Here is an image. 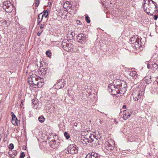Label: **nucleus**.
<instances>
[{
    "label": "nucleus",
    "instance_id": "c756f323",
    "mask_svg": "<svg viewBox=\"0 0 158 158\" xmlns=\"http://www.w3.org/2000/svg\"><path fill=\"white\" fill-rule=\"evenodd\" d=\"M46 54L48 57H50L51 56V53L50 51H46Z\"/></svg>",
    "mask_w": 158,
    "mask_h": 158
},
{
    "label": "nucleus",
    "instance_id": "c03bdc74",
    "mask_svg": "<svg viewBox=\"0 0 158 158\" xmlns=\"http://www.w3.org/2000/svg\"><path fill=\"white\" fill-rule=\"evenodd\" d=\"M126 106L125 105H123V108H126Z\"/></svg>",
    "mask_w": 158,
    "mask_h": 158
},
{
    "label": "nucleus",
    "instance_id": "4468645a",
    "mask_svg": "<svg viewBox=\"0 0 158 158\" xmlns=\"http://www.w3.org/2000/svg\"><path fill=\"white\" fill-rule=\"evenodd\" d=\"M129 74L135 78L137 77V72L135 71H132L130 72Z\"/></svg>",
    "mask_w": 158,
    "mask_h": 158
},
{
    "label": "nucleus",
    "instance_id": "b1692460",
    "mask_svg": "<svg viewBox=\"0 0 158 158\" xmlns=\"http://www.w3.org/2000/svg\"><path fill=\"white\" fill-rule=\"evenodd\" d=\"M147 77H145V80L146 83L148 84L150 83L152 81L151 79V78L148 77V79H147Z\"/></svg>",
    "mask_w": 158,
    "mask_h": 158
},
{
    "label": "nucleus",
    "instance_id": "a211bd4d",
    "mask_svg": "<svg viewBox=\"0 0 158 158\" xmlns=\"http://www.w3.org/2000/svg\"><path fill=\"white\" fill-rule=\"evenodd\" d=\"M93 138H94V135H91V136H89V143H92L94 142V140L93 139Z\"/></svg>",
    "mask_w": 158,
    "mask_h": 158
},
{
    "label": "nucleus",
    "instance_id": "473e14b6",
    "mask_svg": "<svg viewBox=\"0 0 158 158\" xmlns=\"http://www.w3.org/2000/svg\"><path fill=\"white\" fill-rule=\"evenodd\" d=\"M134 100L135 101H137L139 98H137V96H135L133 95Z\"/></svg>",
    "mask_w": 158,
    "mask_h": 158
},
{
    "label": "nucleus",
    "instance_id": "6e6552de",
    "mask_svg": "<svg viewBox=\"0 0 158 158\" xmlns=\"http://www.w3.org/2000/svg\"><path fill=\"white\" fill-rule=\"evenodd\" d=\"M140 39L136 40V41L134 43H132V46L133 48L136 50H142V46L140 44H139V40Z\"/></svg>",
    "mask_w": 158,
    "mask_h": 158
},
{
    "label": "nucleus",
    "instance_id": "3c124183",
    "mask_svg": "<svg viewBox=\"0 0 158 158\" xmlns=\"http://www.w3.org/2000/svg\"><path fill=\"white\" fill-rule=\"evenodd\" d=\"M74 126H77V125H76V124H75H75H74Z\"/></svg>",
    "mask_w": 158,
    "mask_h": 158
},
{
    "label": "nucleus",
    "instance_id": "f704fd0d",
    "mask_svg": "<svg viewBox=\"0 0 158 158\" xmlns=\"http://www.w3.org/2000/svg\"><path fill=\"white\" fill-rule=\"evenodd\" d=\"M96 137L95 136V137H94V138H95V140L94 141H95V143L97 145V143H98V139L97 138H96Z\"/></svg>",
    "mask_w": 158,
    "mask_h": 158
},
{
    "label": "nucleus",
    "instance_id": "37998d69",
    "mask_svg": "<svg viewBox=\"0 0 158 158\" xmlns=\"http://www.w3.org/2000/svg\"><path fill=\"white\" fill-rule=\"evenodd\" d=\"M13 154L14 155H15V156L16 155V154H17V152H15L14 153H13Z\"/></svg>",
    "mask_w": 158,
    "mask_h": 158
},
{
    "label": "nucleus",
    "instance_id": "e433bc0d",
    "mask_svg": "<svg viewBox=\"0 0 158 158\" xmlns=\"http://www.w3.org/2000/svg\"><path fill=\"white\" fill-rule=\"evenodd\" d=\"M15 121L17 122V125H18L19 121L18 120V119L16 117L15 118Z\"/></svg>",
    "mask_w": 158,
    "mask_h": 158
},
{
    "label": "nucleus",
    "instance_id": "49530a36",
    "mask_svg": "<svg viewBox=\"0 0 158 158\" xmlns=\"http://www.w3.org/2000/svg\"><path fill=\"white\" fill-rule=\"evenodd\" d=\"M64 86V84H62L60 86V87L61 88V87H63Z\"/></svg>",
    "mask_w": 158,
    "mask_h": 158
},
{
    "label": "nucleus",
    "instance_id": "ea45409f",
    "mask_svg": "<svg viewBox=\"0 0 158 158\" xmlns=\"http://www.w3.org/2000/svg\"><path fill=\"white\" fill-rule=\"evenodd\" d=\"M41 32H40V31H39L37 33V35L38 36H39L41 34Z\"/></svg>",
    "mask_w": 158,
    "mask_h": 158
},
{
    "label": "nucleus",
    "instance_id": "f8f14e48",
    "mask_svg": "<svg viewBox=\"0 0 158 158\" xmlns=\"http://www.w3.org/2000/svg\"><path fill=\"white\" fill-rule=\"evenodd\" d=\"M144 93L141 91H138V92H134L133 93L132 95L135 96H137L138 98H140L142 95Z\"/></svg>",
    "mask_w": 158,
    "mask_h": 158
},
{
    "label": "nucleus",
    "instance_id": "39448f33",
    "mask_svg": "<svg viewBox=\"0 0 158 158\" xmlns=\"http://www.w3.org/2000/svg\"><path fill=\"white\" fill-rule=\"evenodd\" d=\"M67 148L68 152L71 154H76L78 153V148L75 144L70 145Z\"/></svg>",
    "mask_w": 158,
    "mask_h": 158
},
{
    "label": "nucleus",
    "instance_id": "dca6fc26",
    "mask_svg": "<svg viewBox=\"0 0 158 158\" xmlns=\"http://www.w3.org/2000/svg\"><path fill=\"white\" fill-rule=\"evenodd\" d=\"M68 41V40H64L62 43H61V46L63 48L64 50L65 48V47H66L67 45L68 44V43H67V42Z\"/></svg>",
    "mask_w": 158,
    "mask_h": 158
},
{
    "label": "nucleus",
    "instance_id": "a18cd8bd",
    "mask_svg": "<svg viewBox=\"0 0 158 158\" xmlns=\"http://www.w3.org/2000/svg\"><path fill=\"white\" fill-rule=\"evenodd\" d=\"M61 83H62L61 82H59V83H57V85H60V84H61Z\"/></svg>",
    "mask_w": 158,
    "mask_h": 158
},
{
    "label": "nucleus",
    "instance_id": "9d476101",
    "mask_svg": "<svg viewBox=\"0 0 158 158\" xmlns=\"http://www.w3.org/2000/svg\"><path fill=\"white\" fill-rule=\"evenodd\" d=\"M85 158H100V156L98 154L92 152L88 153Z\"/></svg>",
    "mask_w": 158,
    "mask_h": 158
},
{
    "label": "nucleus",
    "instance_id": "09e8293b",
    "mask_svg": "<svg viewBox=\"0 0 158 158\" xmlns=\"http://www.w3.org/2000/svg\"><path fill=\"white\" fill-rule=\"evenodd\" d=\"M71 35H72V37H73V35H72V34H71Z\"/></svg>",
    "mask_w": 158,
    "mask_h": 158
},
{
    "label": "nucleus",
    "instance_id": "aec40b11",
    "mask_svg": "<svg viewBox=\"0 0 158 158\" xmlns=\"http://www.w3.org/2000/svg\"><path fill=\"white\" fill-rule=\"evenodd\" d=\"M43 84V82H42L40 81H38L36 85L38 88H40L42 86Z\"/></svg>",
    "mask_w": 158,
    "mask_h": 158
},
{
    "label": "nucleus",
    "instance_id": "f3484780",
    "mask_svg": "<svg viewBox=\"0 0 158 158\" xmlns=\"http://www.w3.org/2000/svg\"><path fill=\"white\" fill-rule=\"evenodd\" d=\"M138 39H140L138 38L137 35H136V36L131 37L130 39V41L131 42H132H132H133V43H134L136 41V40Z\"/></svg>",
    "mask_w": 158,
    "mask_h": 158
},
{
    "label": "nucleus",
    "instance_id": "cd10ccee",
    "mask_svg": "<svg viewBox=\"0 0 158 158\" xmlns=\"http://www.w3.org/2000/svg\"><path fill=\"white\" fill-rule=\"evenodd\" d=\"M89 19V17L87 15H86L85 17V19L88 23H90V21Z\"/></svg>",
    "mask_w": 158,
    "mask_h": 158
},
{
    "label": "nucleus",
    "instance_id": "a19ab883",
    "mask_svg": "<svg viewBox=\"0 0 158 158\" xmlns=\"http://www.w3.org/2000/svg\"><path fill=\"white\" fill-rule=\"evenodd\" d=\"M100 123L101 124H102L103 123H104V121L103 120H100Z\"/></svg>",
    "mask_w": 158,
    "mask_h": 158
},
{
    "label": "nucleus",
    "instance_id": "9b49d317",
    "mask_svg": "<svg viewBox=\"0 0 158 158\" xmlns=\"http://www.w3.org/2000/svg\"><path fill=\"white\" fill-rule=\"evenodd\" d=\"M151 0H144L143 2V8L144 11L147 13L148 5Z\"/></svg>",
    "mask_w": 158,
    "mask_h": 158
},
{
    "label": "nucleus",
    "instance_id": "4c0bfd02",
    "mask_svg": "<svg viewBox=\"0 0 158 158\" xmlns=\"http://www.w3.org/2000/svg\"><path fill=\"white\" fill-rule=\"evenodd\" d=\"M158 18V16L157 15H155L154 17V19L155 20H157V19Z\"/></svg>",
    "mask_w": 158,
    "mask_h": 158
},
{
    "label": "nucleus",
    "instance_id": "393cba45",
    "mask_svg": "<svg viewBox=\"0 0 158 158\" xmlns=\"http://www.w3.org/2000/svg\"><path fill=\"white\" fill-rule=\"evenodd\" d=\"M41 15V14H39L38 15V18L37 19V24L39 25L42 21V19H40V16Z\"/></svg>",
    "mask_w": 158,
    "mask_h": 158
},
{
    "label": "nucleus",
    "instance_id": "1a4fd4ad",
    "mask_svg": "<svg viewBox=\"0 0 158 158\" xmlns=\"http://www.w3.org/2000/svg\"><path fill=\"white\" fill-rule=\"evenodd\" d=\"M78 41L80 42H85L86 40V36L83 33L79 34L77 37Z\"/></svg>",
    "mask_w": 158,
    "mask_h": 158
},
{
    "label": "nucleus",
    "instance_id": "423d86ee",
    "mask_svg": "<svg viewBox=\"0 0 158 158\" xmlns=\"http://www.w3.org/2000/svg\"><path fill=\"white\" fill-rule=\"evenodd\" d=\"M132 110H124L123 112V119L126 120L131 117L132 114Z\"/></svg>",
    "mask_w": 158,
    "mask_h": 158
},
{
    "label": "nucleus",
    "instance_id": "7c9ffc66",
    "mask_svg": "<svg viewBox=\"0 0 158 158\" xmlns=\"http://www.w3.org/2000/svg\"><path fill=\"white\" fill-rule=\"evenodd\" d=\"M14 146L13 143H10L9 144V148L10 149H12L14 148Z\"/></svg>",
    "mask_w": 158,
    "mask_h": 158
},
{
    "label": "nucleus",
    "instance_id": "6ab92c4d",
    "mask_svg": "<svg viewBox=\"0 0 158 158\" xmlns=\"http://www.w3.org/2000/svg\"><path fill=\"white\" fill-rule=\"evenodd\" d=\"M106 148L108 150H112L114 149V147L113 145H111L110 143H108L107 146L106 147Z\"/></svg>",
    "mask_w": 158,
    "mask_h": 158
},
{
    "label": "nucleus",
    "instance_id": "f257e3e1",
    "mask_svg": "<svg viewBox=\"0 0 158 158\" xmlns=\"http://www.w3.org/2000/svg\"><path fill=\"white\" fill-rule=\"evenodd\" d=\"M125 88L124 86H122L121 81L119 80H114L112 83L109 84L108 86V90L110 92L118 93L119 89Z\"/></svg>",
    "mask_w": 158,
    "mask_h": 158
},
{
    "label": "nucleus",
    "instance_id": "c9c22d12",
    "mask_svg": "<svg viewBox=\"0 0 158 158\" xmlns=\"http://www.w3.org/2000/svg\"><path fill=\"white\" fill-rule=\"evenodd\" d=\"M11 114L12 116V118H14L15 116L16 117L15 115L14 114V113L12 112L11 113Z\"/></svg>",
    "mask_w": 158,
    "mask_h": 158
},
{
    "label": "nucleus",
    "instance_id": "58836bf2",
    "mask_svg": "<svg viewBox=\"0 0 158 158\" xmlns=\"http://www.w3.org/2000/svg\"><path fill=\"white\" fill-rule=\"evenodd\" d=\"M44 24H41L40 26V29H42L43 28H44Z\"/></svg>",
    "mask_w": 158,
    "mask_h": 158
},
{
    "label": "nucleus",
    "instance_id": "8fccbe9b",
    "mask_svg": "<svg viewBox=\"0 0 158 158\" xmlns=\"http://www.w3.org/2000/svg\"><path fill=\"white\" fill-rule=\"evenodd\" d=\"M74 126H77V125H76V124H75H75H74Z\"/></svg>",
    "mask_w": 158,
    "mask_h": 158
},
{
    "label": "nucleus",
    "instance_id": "c85d7f7f",
    "mask_svg": "<svg viewBox=\"0 0 158 158\" xmlns=\"http://www.w3.org/2000/svg\"><path fill=\"white\" fill-rule=\"evenodd\" d=\"M15 116L14 118H12V123L13 125L16 126L17 125V122L15 121Z\"/></svg>",
    "mask_w": 158,
    "mask_h": 158
},
{
    "label": "nucleus",
    "instance_id": "4be33fe9",
    "mask_svg": "<svg viewBox=\"0 0 158 158\" xmlns=\"http://www.w3.org/2000/svg\"><path fill=\"white\" fill-rule=\"evenodd\" d=\"M89 141L88 137H87V136H86V137H85V139L83 140V142L84 143H85L86 144H87L89 143Z\"/></svg>",
    "mask_w": 158,
    "mask_h": 158
},
{
    "label": "nucleus",
    "instance_id": "de8ad7c7",
    "mask_svg": "<svg viewBox=\"0 0 158 158\" xmlns=\"http://www.w3.org/2000/svg\"><path fill=\"white\" fill-rule=\"evenodd\" d=\"M27 158H30V157H28Z\"/></svg>",
    "mask_w": 158,
    "mask_h": 158
},
{
    "label": "nucleus",
    "instance_id": "2eb2a0df",
    "mask_svg": "<svg viewBox=\"0 0 158 158\" xmlns=\"http://www.w3.org/2000/svg\"><path fill=\"white\" fill-rule=\"evenodd\" d=\"M56 143L55 140H53L52 141H51L49 143V145L51 147L53 148H55L56 147Z\"/></svg>",
    "mask_w": 158,
    "mask_h": 158
},
{
    "label": "nucleus",
    "instance_id": "7ed1b4c3",
    "mask_svg": "<svg viewBox=\"0 0 158 158\" xmlns=\"http://www.w3.org/2000/svg\"><path fill=\"white\" fill-rule=\"evenodd\" d=\"M146 63L148 69L151 68V65H152L151 69L154 71L158 69V61L156 59L152 57L149 61H147Z\"/></svg>",
    "mask_w": 158,
    "mask_h": 158
},
{
    "label": "nucleus",
    "instance_id": "20e7f679",
    "mask_svg": "<svg viewBox=\"0 0 158 158\" xmlns=\"http://www.w3.org/2000/svg\"><path fill=\"white\" fill-rule=\"evenodd\" d=\"M13 5L10 1H5L3 2V8L5 11L8 13L11 12L13 10Z\"/></svg>",
    "mask_w": 158,
    "mask_h": 158
},
{
    "label": "nucleus",
    "instance_id": "a878e982",
    "mask_svg": "<svg viewBox=\"0 0 158 158\" xmlns=\"http://www.w3.org/2000/svg\"><path fill=\"white\" fill-rule=\"evenodd\" d=\"M48 10H46L44 12V14H43L44 16V17L45 18H46L48 15Z\"/></svg>",
    "mask_w": 158,
    "mask_h": 158
},
{
    "label": "nucleus",
    "instance_id": "ddd939ff",
    "mask_svg": "<svg viewBox=\"0 0 158 158\" xmlns=\"http://www.w3.org/2000/svg\"><path fill=\"white\" fill-rule=\"evenodd\" d=\"M72 45L71 44H68L67 46L65 47L64 50L67 52H70L72 49Z\"/></svg>",
    "mask_w": 158,
    "mask_h": 158
},
{
    "label": "nucleus",
    "instance_id": "72a5a7b5",
    "mask_svg": "<svg viewBox=\"0 0 158 158\" xmlns=\"http://www.w3.org/2000/svg\"><path fill=\"white\" fill-rule=\"evenodd\" d=\"M25 156V155L24 154V153L23 152H22L21 153L20 155V157L21 158H23Z\"/></svg>",
    "mask_w": 158,
    "mask_h": 158
},
{
    "label": "nucleus",
    "instance_id": "412c9836",
    "mask_svg": "<svg viewBox=\"0 0 158 158\" xmlns=\"http://www.w3.org/2000/svg\"><path fill=\"white\" fill-rule=\"evenodd\" d=\"M70 3L69 2L67 1L64 3L63 5V7L64 8H66L67 7L69 6Z\"/></svg>",
    "mask_w": 158,
    "mask_h": 158
},
{
    "label": "nucleus",
    "instance_id": "bb28decb",
    "mask_svg": "<svg viewBox=\"0 0 158 158\" xmlns=\"http://www.w3.org/2000/svg\"><path fill=\"white\" fill-rule=\"evenodd\" d=\"M64 136L67 139H69L70 138L69 134L68 132H66L64 133Z\"/></svg>",
    "mask_w": 158,
    "mask_h": 158
},
{
    "label": "nucleus",
    "instance_id": "79ce46f5",
    "mask_svg": "<svg viewBox=\"0 0 158 158\" xmlns=\"http://www.w3.org/2000/svg\"><path fill=\"white\" fill-rule=\"evenodd\" d=\"M40 14H41V16H40V17H41V19H42H42H43V17H44V16L42 14V13H41Z\"/></svg>",
    "mask_w": 158,
    "mask_h": 158
},
{
    "label": "nucleus",
    "instance_id": "5701e85b",
    "mask_svg": "<svg viewBox=\"0 0 158 158\" xmlns=\"http://www.w3.org/2000/svg\"><path fill=\"white\" fill-rule=\"evenodd\" d=\"M39 121L41 123H43L44 122L45 118L43 116H41L39 117Z\"/></svg>",
    "mask_w": 158,
    "mask_h": 158
},
{
    "label": "nucleus",
    "instance_id": "2f4dec72",
    "mask_svg": "<svg viewBox=\"0 0 158 158\" xmlns=\"http://www.w3.org/2000/svg\"><path fill=\"white\" fill-rule=\"evenodd\" d=\"M40 3L39 0H35V6L37 7Z\"/></svg>",
    "mask_w": 158,
    "mask_h": 158
},
{
    "label": "nucleus",
    "instance_id": "f03ea898",
    "mask_svg": "<svg viewBox=\"0 0 158 158\" xmlns=\"http://www.w3.org/2000/svg\"><path fill=\"white\" fill-rule=\"evenodd\" d=\"M157 3L152 0L150 1L148 5V10L147 13L150 15H153V14H156L158 12V10L156 9V8Z\"/></svg>",
    "mask_w": 158,
    "mask_h": 158
},
{
    "label": "nucleus",
    "instance_id": "0eeeda50",
    "mask_svg": "<svg viewBox=\"0 0 158 158\" xmlns=\"http://www.w3.org/2000/svg\"><path fill=\"white\" fill-rule=\"evenodd\" d=\"M39 80V78L37 76H32L29 79V82L30 84L32 85H36Z\"/></svg>",
    "mask_w": 158,
    "mask_h": 158
}]
</instances>
